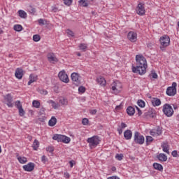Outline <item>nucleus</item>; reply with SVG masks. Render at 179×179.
<instances>
[{"instance_id": "f257e3e1", "label": "nucleus", "mask_w": 179, "mask_h": 179, "mask_svg": "<svg viewBox=\"0 0 179 179\" xmlns=\"http://www.w3.org/2000/svg\"><path fill=\"white\" fill-rule=\"evenodd\" d=\"M136 66H132V72L134 73H138V75H145L146 73V69L148 68V62L146 58L142 55H137L136 56Z\"/></svg>"}, {"instance_id": "f03ea898", "label": "nucleus", "mask_w": 179, "mask_h": 179, "mask_svg": "<svg viewBox=\"0 0 179 179\" xmlns=\"http://www.w3.org/2000/svg\"><path fill=\"white\" fill-rule=\"evenodd\" d=\"M52 139L57 141V142H62L63 143H69L71 142V138L61 134H55Z\"/></svg>"}, {"instance_id": "7ed1b4c3", "label": "nucleus", "mask_w": 179, "mask_h": 179, "mask_svg": "<svg viewBox=\"0 0 179 179\" xmlns=\"http://www.w3.org/2000/svg\"><path fill=\"white\" fill-rule=\"evenodd\" d=\"M134 142L137 145H143L145 143V137L139 131H136L134 136Z\"/></svg>"}, {"instance_id": "20e7f679", "label": "nucleus", "mask_w": 179, "mask_h": 179, "mask_svg": "<svg viewBox=\"0 0 179 179\" xmlns=\"http://www.w3.org/2000/svg\"><path fill=\"white\" fill-rule=\"evenodd\" d=\"M111 89L113 90V93H115V94H117V93H120L121 92V90L122 89V84L120 83V81H114L113 83L110 85Z\"/></svg>"}, {"instance_id": "39448f33", "label": "nucleus", "mask_w": 179, "mask_h": 179, "mask_svg": "<svg viewBox=\"0 0 179 179\" xmlns=\"http://www.w3.org/2000/svg\"><path fill=\"white\" fill-rule=\"evenodd\" d=\"M162 111L166 117H171L173 114H174V110H173V107L170 106L169 103H165L163 106Z\"/></svg>"}, {"instance_id": "423d86ee", "label": "nucleus", "mask_w": 179, "mask_h": 179, "mask_svg": "<svg viewBox=\"0 0 179 179\" xmlns=\"http://www.w3.org/2000/svg\"><path fill=\"white\" fill-rule=\"evenodd\" d=\"M87 142L89 143L90 148H96L99 143H100V139H99V136H94L91 138H87Z\"/></svg>"}, {"instance_id": "0eeeda50", "label": "nucleus", "mask_w": 179, "mask_h": 179, "mask_svg": "<svg viewBox=\"0 0 179 179\" xmlns=\"http://www.w3.org/2000/svg\"><path fill=\"white\" fill-rule=\"evenodd\" d=\"M167 96H176L177 94V83H173L171 87L166 89Z\"/></svg>"}, {"instance_id": "6e6552de", "label": "nucleus", "mask_w": 179, "mask_h": 179, "mask_svg": "<svg viewBox=\"0 0 179 179\" xmlns=\"http://www.w3.org/2000/svg\"><path fill=\"white\" fill-rule=\"evenodd\" d=\"M159 43L162 47H169V45H170V37L167 35L161 37Z\"/></svg>"}, {"instance_id": "1a4fd4ad", "label": "nucleus", "mask_w": 179, "mask_h": 179, "mask_svg": "<svg viewBox=\"0 0 179 179\" xmlns=\"http://www.w3.org/2000/svg\"><path fill=\"white\" fill-rule=\"evenodd\" d=\"M58 77L64 83H69V78L68 77V74L65 73V71H62L59 73Z\"/></svg>"}, {"instance_id": "9d476101", "label": "nucleus", "mask_w": 179, "mask_h": 179, "mask_svg": "<svg viewBox=\"0 0 179 179\" xmlns=\"http://www.w3.org/2000/svg\"><path fill=\"white\" fill-rule=\"evenodd\" d=\"M71 78L73 85L76 86H79L80 85V80L79 79V74L78 73H71Z\"/></svg>"}, {"instance_id": "9b49d317", "label": "nucleus", "mask_w": 179, "mask_h": 179, "mask_svg": "<svg viewBox=\"0 0 179 179\" xmlns=\"http://www.w3.org/2000/svg\"><path fill=\"white\" fill-rule=\"evenodd\" d=\"M127 38L131 43H135L138 40V34L134 31H129L127 34Z\"/></svg>"}, {"instance_id": "f8f14e48", "label": "nucleus", "mask_w": 179, "mask_h": 179, "mask_svg": "<svg viewBox=\"0 0 179 179\" xmlns=\"http://www.w3.org/2000/svg\"><path fill=\"white\" fill-rule=\"evenodd\" d=\"M48 61L50 62V64H56V62H58V58H57V56L52 52H50L48 54Z\"/></svg>"}, {"instance_id": "ddd939ff", "label": "nucleus", "mask_w": 179, "mask_h": 179, "mask_svg": "<svg viewBox=\"0 0 179 179\" xmlns=\"http://www.w3.org/2000/svg\"><path fill=\"white\" fill-rule=\"evenodd\" d=\"M136 13L140 16H143V15H145V6H143V4L142 3H138L136 8Z\"/></svg>"}, {"instance_id": "4468645a", "label": "nucleus", "mask_w": 179, "mask_h": 179, "mask_svg": "<svg viewBox=\"0 0 179 179\" xmlns=\"http://www.w3.org/2000/svg\"><path fill=\"white\" fill-rule=\"evenodd\" d=\"M150 135H152V136H159V135L162 134V129L159 127L152 129L150 131Z\"/></svg>"}, {"instance_id": "2eb2a0df", "label": "nucleus", "mask_w": 179, "mask_h": 179, "mask_svg": "<svg viewBox=\"0 0 179 179\" xmlns=\"http://www.w3.org/2000/svg\"><path fill=\"white\" fill-rule=\"evenodd\" d=\"M23 169L25 171H33L34 170V163L29 162L27 165H24Z\"/></svg>"}, {"instance_id": "dca6fc26", "label": "nucleus", "mask_w": 179, "mask_h": 179, "mask_svg": "<svg viewBox=\"0 0 179 179\" xmlns=\"http://www.w3.org/2000/svg\"><path fill=\"white\" fill-rule=\"evenodd\" d=\"M15 76L17 79H22L23 78V69L17 68L15 70Z\"/></svg>"}, {"instance_id": "f3484780", "label": "nucleus", "mask_w": 179, "mask_h": 179, "mask_svg": "<svg viewBox=\"0 0 179 179\" xmlns=\"http://www.w3.org/2000/svg\"><path fill=\"white\" fill-rule=\"evenodd\" d=\"M151 103L153 107H159L162 104V101L159 98H152Z\"/></svg>"}, {"instance_id": "a211bd4d", "label": "nucleus", "mask_w": 179, "mask_h": 179, "mask_svg": "<svg viewBox=\"0 0 179 179\" xmlns=\"http://www.w3.org/2000/svg\"><path fill=\"white\" fill-rule=\"evenodd\" d=\"M96 82L98 85H100V86H106V84L107 83V82L106 81V79L103 78V76H99L96 78Z\"/></svg>"}, {"instance_id": "6ab92c4d", "label": "nucleus", "mask_w": 179, "mask_h": 179, "mask_svg": "<svg viewBox=\"0 0 179 179\" xmlns=\"http://www.w3.org/2000/svg\"><path fill=\"white\" fill-rule=\"evenodd\" d=\"M124 136L127 141L131 140L132 138V131L129 129L126 130L124 132Z\"/></svg>"}, {"instance_id": "aec40b11", "label": "nucleus", "mask_w": 179, "mask_h": 179, "mask_svg": "<svg viewBox=\"0 0 179 179\" xmlns=\"http://www.w3.org/2000/svg\"><path fill=\"white\" fill-rule=\"evenodd\" d=\"M144 117H145V118H156V113L152 110H149L144 113Z\"/></svg>"}, {"instance_id": "412c9836", "label": "nucleus", "mask_w": 179, "mask_h": 179, "mask_svg": "<svg viewBox=\"0 0 179 179\" xmlns=\"http://www.w3.org/2000/svg\"><path fill=\"white\" fill-rule=\"evenodd\" d=\"M34 82H37V76L34 74H31L29 76V81L28 82V86H30L31 83H34Z\"/></svg>"}, {"instance_id": "4be33fe9", "label": "nucleus", "mask_w": 179, "mask_h": 179, "mask_svg": "<svg viewBox=\"0 0 179 179\" xmlns=\"http://www.w3.org/2000/svg\"><path fill=\"white\" fill-rule=\"evenodd\" d=\"M49 127H55L57 125V118L54 116L48 122Z\"/></svg>"}, {"instance_id": "5701e85b", "label": "nucleus", "mask_w": 179, "mask_h": 179, "mask_svg": "<svg viewBox=\"0 0 179 179\" xmlns=\"http://www.w3.org/2000/svg\"><path fill=\"white\" fill-rule=\"evenodd\" d=\"M127 113L128 115L132 116L135 114V108L132 106H129L127 108Z\"/></svg>"}, {"instance_id": "b1692460", "label": "nucleus", "mask_w": 179, "mask_h": 179, "mask_svg": "<svg viewBox=\"0 0 179 179\" xmlns=\"http://www.w3.org/2000/svg\"><path fill=\"white\" fill-rule=\"evenodd\" d=\"M158 159L159 162H166L167 161V156L163 153L159 154L158 156Z\"/></svg>"}, {"instance_id": "393cba45", "label": "nucleus", "mask_w": 179, "mask_h": 179, "mask_svg": "<svg viewBox=\"0 0 179 179\" xmlns=\"http://www.w3.org/2000/svg\"><path fill=\"white\" fill-rule=\"evenodd\" d=\"M39 147H40V142H38L37 139H35L32 145V148L34 150H37V149H38Z\"/></svg>"}, {"instance_id": "a878e982", "label": "nucleus", "mask_w": 179, "mask_h": 179, "mask_svg": "<svg viewBox=\"0 0 179 179\" xmlns=\"http://www.w3.org/2000/svg\"><path fill=\"white\" fill-rule=\"evenodd\" d=\"M18 13H19L20 17H21L22 19H26V17H27V13L24 12V10H20L18 11Z\"/></svg>"}, {"instance_id": "bb28decb", "label": "nucleus", "mask_w": 179, "mask_h": 179, "mask_svg": "<svg viewBox=\"0 0 179 179\" xmlns=\"http://www.w3.org/2000/svg\"><path fill=\"white\" fill-rule=\"evenodd\" d=\"M153 167L155 169V170H159V171H162L163 170V166H162L160 164L154 163Z\"/></svg>"}, {"instance_id": "cd10ccee", "label": "nucleus", "mask_w": 179, "mask_h": 179, "mask_svg": "<svg viewBox=\"0 0 179 179\" xmlns=\"http://www.w3.org/2000/svg\"><path fill=\"white\" fill-rule=\"evenodd\" d=\"M17 160L20 163H21V164H24L27 163V158H26L25 157H18Z\"/></svg>"}, {"instance_id": "c85d7f7f", "label": "nucleus", "mask_w": 179, "mask_h": 179, "mask_svg": "<svg viewBox=\"0 0 179 179\" xmlns=\"http://www.w3.org/2000/svg\"><path fill=\"white\" fill-rule=\"evenodd\" d=\"M13 29L15 31H22V30H23V27L20 24H16V25H14Z\"/></svg>"}, {"instance_id": "c756f323", "label": "nucleus", "mask_w": 179, "mask_h": 179, "mask_svg": "<svg viewBox=\"0 0 179 179\" xmlns=\"http://www.w3.org/2000/svg\"><path fill=\"white\" fill-rule=\"evenodd\" d=\"M79 3L80 6H83L84 8L89 6V3L86 0H80Z\"/></svg>"}, {"instance_id": "7c9ffc66", "label": "nucleus", "mask_w": 179, "mask_h": 179, "mask_svg": "<svg viewBox=\"0 0 179 179\" xmlns=\"http://www.w3.org/2000/svg\"><path fill=\"white\" fill-rule=\"evenodd\" d=\"M59 101L62 106H68V101L65 98H60Z\"/></svg>"}, {"instance_id": "2f4dec72", "label": "nucleus", "mask_w": 179, "mask_h": 179, "mask_svg": "<svg viewBox=\"0 0 179 179\" xmlns=\"http://www.w3.org/2000/svg\"><path fill=\"white\" fill-rule=\"evenodd\" d=\"M50 103L52 104V107H53L55 110H57V108H59V104L55 103V101L50 100Z\"/></svg>"}, {"instance_id": "473e14b6", "label": "nucleus", "mask_w": 179, "mask_h": 179, "mask_svg": "<svg viewBox=\"0 0 179 179\" xmlns=\"http://www.w3.org/2000/svg\"><path fill=\"white\" fill-rule=\"evenodd\" d=\"M79 48L85 52V51H86V50L87 49V45L85 43H80L79 45Z\"/></svg>"}, {"instance_id": "72a5a7b5", "label": "nucleus", "mask_w": 179, "mask_h": 179, "mask_svg": "<svg viewBox=\"0 0 179 179\" xmlns=\"http://www.w3.org/2000/svg\"><path fill=\"white\" fill-rule=\"evenodd\" d=\"M18 113H19L20 117H24V114H26V112L24 111V109H23V107L20 108L18 109Z\"/></svg>"}, {"instance_id": "f704fd0d", "label": "nucleus", "mask_w": 179, "mask_h": 179, "mask_svg": "<svg viewBox=\"0 0 179 179\" xmlns=\"http://www.w3.org/2000/svg\"><path fill=\"white\" fill-rule=\"evenodd\" d=\"M28 11L29 13H31V15H34V13H36V9L31 6H28Z\"/></svg>"}, {"instance_id": "c9c22d12", "label": "nucleus", "mask_w": 179, "mask_h": 179, "mask_svg": "<svg viewBox=\"0 0 179 179\" xmlns=\"http://www.w3.org/2000/svg\"><path fill=\"white\" fill-rule=\"evenodd\" d=\"M5 100L7 101L8 102H12L13 101V99L12 98V96L10 94H8L7 95H6L5 96Z\"/></svg>"}, {"instance_id": "e433bc0d", "label": "nucleus", "mask_w": 179, "mask_h": 179, "mask_svg": "<svg viewBox=\"0 0 179 179\" xmlns=\"http://www.w3.org/2000/svg\"><path fill=\"white\" fill-rule=\"evenodd\" d=\"M32 105L35 107V108H40V101H33Z\"/></svg>"}, {"instance_id": "4c0bfd02", "label": "nucleus", "mask_w": 179, "mask_h": 179, "mask_svg": "<svg viewBox=\"0 0 179 179\" xmlns=\"http://www.w3.org/2000/svg\"><path fill=\"white\" fill-rule=\"evenodd\" d=\"M162 148L163 149V152H165V153H167L168 155L170 154V152L169 151V147L167 145H162Z\"/></svg>"}, {"instance_id": "58836bf2", "label": "nucleus", "mask_w": 179, "mask_h": 179, "mask_svg": "<svg viewBox=\"0 0 179 179\" xmlns=\"http://www.w3.org/2000/svg\"><path fill=\"white\" fill-rule=\"evenodd\" d=\"M137 104L139 107H141V108H143V107H145V101H143V100H138Z\"/></svg>"}, {"instance_id": "ea45409f", "label": "nucleus", "mask_w": 179, "mask_h": 179, "mask_svg": "<svg viewBox=\"0 0 179 179\" xmlns=\"http://www.w3.org/2000/svg\"><path fill=\"white\" fill-rule=\"evenodd\" d=\"M115 159H117V160L121 161V160H122V159H124V155L123 154H117L115 155Z\"/></svg>"}, {"instance_id": "a19ab883", "label": "nucleus", "mask_w": 179, "mask_h": 179, "mask_svg": "<svg viewBox=\"0 0 179 179\" xmlns=\"http://www.w3.org/2000/svg\"><path fill=\"white\" fill-rule=\"evenodd\" d=\"M15 106L17 107V110H19V108H22L23 107V106H22V102H20V101H15Z\"/></svg>"}, {"instance_id": "79ce46f5", "label": "nucleus", "mask_w": 179, "mask_h": 179, "mask_svg": "<svg viewBox=\"0 0 179 179\" xmlns=\"http://www.w3.org/2000/svg\"><path fill=\"white\" fill-rule=\"evenodd\" d=\"M40 39H41L40 35L36 34V35H34V36H33V40H34V41H35L36 43H37L38 41H40Z\"/></svg>"}, {"instance_id": "37998d69", "label": "nucleus", "mask_w": 179, "mask_h": 179, "mask_svg": "<svg viewBox=\"0 0 179 179\" xmlns=\"http://www.w3.org/2000/svg\"><path fill=\"white\" fill-rule=\"evenodd\" d=\"M152 141H153V138H152V136H148L146 137V143H147V145H149V143H150V142H152Z\"/></svg>"}, {"instance_id": "c03bdc74", "label": "nucleus", "mask_w": 179, "mask_h": 179, "mask_svg": "<svg viewBox=\"0 0 179 179\" xmlns=\"http://www.w3.org/2000/svg\"><path fill=\"white\" fill-rule=\"evenodd\" d=\"M38 92L40 93V94H43L44 96H46V94H48V92H47V90H39Z\"/></svg>"}, {"instance_id": "a18cd8bd", "label": "nucleus", "mask_w": 179, "mask_h": 179, "mask_svg": "<svg viewBox=\"0 0 179 179\" xmlns=\"http://www.w3.org/2000/svg\"><path fill=\"white\" fill-rule=\"evenodd\" d=\"M66 34H68V36H71V37H73V36H75V34L71 29H67Z\"/></svg>"}, {"instance_id": "49530a36", "label": "nucleus", "mask_w": 179, "mask_h": 179, "mask_svg": "<svg viewBox=\"0 0 179 179\" xmlns=\"http://www.w3.org/2000/svg\"><path fill=\"white\" fill-rule=\"evenodd\" d=\"M78 92H80V93H85V92H86V88L83 86H80L78 88Z\"/></svg>"}, {"instance_id": "de8ad7c7", "label": "nucleus", "mask_w": 179, "mask_h": 179, "mask_svg": "<svg viewBox=\"0 0 179 179\" xmlns=\"http://www.w3.org/2000/svg\"><path fill=\"white\" fill-rule=\"evenodd\" d=\"M64 3L69 6L72 4V0H64Z\"/></svg>"}, {"instance_id": "09e8293b", "label": "nucleus", "mask_w": 179, "mask_h": 179, "mask_svg": "<svg viewBox=\"0 0 179 179\" xmlns=\"http://www.w3.org/2000/svg\"><path fill=\"white\" fill-rule=\"evenodd\" d=\"M83 125H87L89 124V120L87 118H84L82 120Z\"/></svg>"}, {"instance_id": "8fccbe9b", "label": "nucleus", "mask_w": 179, "mask_h": 179, "mask_svg": "<svg viewBox=\"0 0 179 179\" xmlns=\"http://www.w3.org/2000/svg\"><path fill=\"white\" fill-rule=\"evenodd\" d=\"M151 76L153 79H157L158 78L157 73H156L155 71L151 72Z\"/></svg>"}, {"instance_id": "3c124183", "label": "nucleus", "mask_w": 179, "mask_h": 179, "mask_svg": "<svg viewBox=\"0 0 179 179\" xmlns=\"http://www.w3.org/2000/svg\"><path fill=\"white\" fill-rule=\"evenodd\" d=\"M47 152H50V153H52L54 152V148L49 146L46 148Z\"/></svg>"}, {"instance_id": "603ef678", "label": "nucleus", "mask_w": 179, "mask_h": 179, "mask_svg": "<svg viewBox=\"0 0 179 179\" xmlns=\"http://www.w3.org/2000/svg\"><path fill=\"white\" fill-rule=\"evenodd\" d=\"M38 24H41V26H44V24H45V23L44 22V20L43 19H39L38 20Z\"/></svg>"}, {"instance_id": "864d4df0", "label": "nucleus", "mask_w": 179, "mask_h": 179, "mask_svg": "<svg viewBox=\"0 0 179 179\" xmlns=\"http://www.w3.org/2000/svg\"><path fill=\"white\" fill-rule=\"evenodd\" d=\"M171 155L173 157H177V156H178V152L177 150H174L172 152Z\"/></svg>"}, {"instance_id": "5fc2aeb1", "label": "nucleus", "mask_w": 179, "mask_h": 179, "mask_svg": "<svg viewBox=\"0 0 179 179\" xmlns=\"http://www.w3.org/2000/svg\"><path fill=\"white\" fill-rule=\"evenodd\" d=\"M45 111V108H41L39 113L41 114V115H43V114H44Z\"/></svg>"}, {"instance_id": "6e6d98bb", "label": "nucleus", "mask_w": 179, "mask_h": 179, "mask_svg": "<svg viewBox=\"0 0 179 179\" xmlns=\"http://www.w3.org/2000/svg\"><path fill=\"white\" fill-rule=\"evenodd\" d=\"M124 128H127V124H125L124 122H122L121 123V129H124Z\"/></svg>"}, {"instance_id": "4d7b16f0", "label": "nucleus", "mask_w": 179, "mask_h": 179, "mask_svg": "<svg viewBox=\"0 0 179 179\" xmlns=\"http://www.w3.org/2000/svg\"><path fill=\"white\" fill-rule=\"evenodd\" d=\"M64 177H65V178H69V177H71V175H69V173L65 172Z\"/></svg>"}, {"instance_id": "13d9d810", "label": "nucleus", "mask_w": 179, "mask_h": 179, "mask_svg": "<svg viewBox=\"0 0 179 179\" xmlns=\"http://www.w3.org/2000/svg\"><path fill=\"white\" fill-rule=\"evenodd\" d=\"M52 11L55 13L58 11V8L57 7L52 6Z\"/></svg>"}, {"instance_id": "bf43d9fd", "label": "nucleus", "mask_w": 179, "mask_h": 179, "mask_svg": "<svg viewBox=\"0 0 179 179\" xmlns=\"http://www.w3.org/2000/svg\"><path fill=\"white\" fill-rule=\"evenodd\" d=\"M96 113H97V110L96 109L90 110V114H92V115H94V114H96Z\"/></svg>"}, {"instance_id": "052dcab7", "label": "nucleus", "mask_w": 179, "mask_h": 179, "mask_svg": "<svg viewBox=\"0 0 179 179\" xmlns=\"http://www.w3.org/2000/svg\"><path fill=\"white\" fill-rule=\"evenodd\" d=\"M136 110H138V114L139 116L142 115V110L139 109V108L136 107Z\"/></svg>"}, {"instance_id": "680f3d73", "label": "nucleus", "mask_w": 179, "mask_h": 179, "mask_svg": "<svg viewBox=\"0 0 179 179\" xmlns=\"http://www.w3.org/2000/svg\"><path fill=\"white\" fill-rule=\"evenodd\" d=\"M108 179H120V178H118L117 176H112V177L108 178Z\"/></svg>"}, {"instance_id": "e2e57ef3", "label": "nucleus", "mask_w": 179, "mask_h": 179, "mask_svg": "<svg viewBox=\"0 0 179 179\" xmlns=\"http://www.w3.org/2000/svg\"><path fill=\"white\" fill-rule=\"evenodd\" d=\"M41 160L43 163H45V155H43L41 157Z\"/></svg>"}, {"instance_id": "0e129e2a", "label": "nucleus", "mask_w": 179, "mask_h": 179, "mask_svg": "<svg viewBox=\"0 0 179 179\" xmlns=\"http://www.w3.org/2000/svg\"><path fill=\"white\" fill-rule=\"evenodd\" d=\"M7 106L8 107H13V104L12 103V102H8Z\"/></svg>"}, {"instance_id": "69168bd1", "label": "nucleus", "mask_w": 179, "mask_h": 179, "mask_svg": "<svg viewBox=\"0 0 179 179\" xmlns=\"http://www.w3.org/2000/svg\"><path fill=\"white\" fill-rule=\"evenodd\" d=\"M69 164H70L71 168L72 169V167H73V160L70 161Z\"/></svg>"}, {"instance_id": "338daca9", "label": "nucleus", "mask_w": 179, "mask_h": 179, "mask_svg": "<svg viewBox=\"0 0 179 179\" xmlns=\"http://www.w3.org/2000/svg\"><path fill=\"white\" fill-rule=\"evenodd\" d=\"M117 131L119 132V135H121L122 134V129H118Z\"/></svg>"}, {"instance_id": "774afa93", "label": "nucleus", "mask_w": 179, "mask_h": 179, "mask_svg": "<svg viewBox=\"0 0 179 179\" xmlns=\"http://www.w3.org/2000/svg\"><path fill=\"white\" fill-rule=\"evenodd\" d=\"M152 46H153V44H152V43H148V48H152Z\"/></svg>"}]
</instances>
